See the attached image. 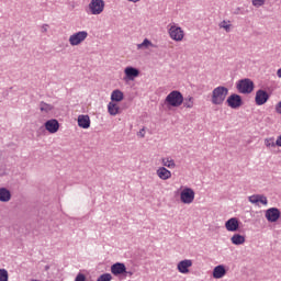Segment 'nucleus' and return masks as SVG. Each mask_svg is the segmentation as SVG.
<instances>
[{
	"mask_svg": "<svg viewBox=\"0 0 281 281\" xmlns=\"http://www.w3.org/2000/svg\"><path fill=\"white\" fill-rule=\"evenodd\" d=\"M183 104V94L178 90H172L162 101V106L167 111L179 109Z\"/></svg>",
	"mask_w": 281,
	"mask_h": 281,
	"instance_id": "f257e3e1",
	"label": "nucleus"
},
{
	"mask_svg": "<svg viewBox=\"0 0 281 281\" xmlns=\"http://www.w3.org/2000/svg\"><path fill=\"white\" fill-rule=\"evenodd\" d=\"M227 95H229V89L224 86H218L214 88L211 93V102L215 106H221L227 99Z\"/></svg>",
	"mask_w": 281,
	"mask_h": 281,
	"instance_id": "f03ea898",
	"label": "nucleus"
},
{
	"mask_svg": "<svg viewBox=\"0 0 281 281\" xmlns=\"http://www.w3.org/2000/svg\"><path fill=\"white\" fill-rule=\"evenodd\" d=\"M168 34L171 41H176V43H181V41H183L186 37V32H183V29L175 23L168 25Z\"/></svg>",
	"mask_w": 281,
	"mask_h": 281,
	"instance_id": "7ed1b4c3",
	"label": "nucleus"
},
{
	"mask_svg": "<svg viewBox=\"0 0 281 281\" xmlns=\"http://www.w3.org/2000/svg\"><path fill=\"white\" fill-rule=\"evenodd\" d=\"M88 36L89 33L87 31H79L69 36L68 43L71 47H78V45H82L87 41Z\"/></svg>",
	"mask_w": 281,
	"mask_h": 281,
	"instance_id": "20e7f679",
	"label": "nucleus"
},
{
	"mask_svg": "<svg viewBox=\"0 0 281 281\" xmlns=\"http://www.w3.org/2000/svg\"><path fill=\"white\" fill-rule=\"evenodd\" d=\"M236 89L239 91V93L249 94L254 92L255 85L251 79H240L236 83Z\"/></svg>",
	"mask_w": 281,
	"mask_h": 281,
	"instance_id": "39448f33",
	"label": "nucleus"
},
{
	"mask_svg": "<svg viewBox=\"0 0 281 281\" xmlns=\"http://www.w3.org/2000/svg\"><path fill=\"white\" fill-rule=\"evenodd\" d=\"M104 0H91L88 4V14L98 16L104 12Z\"/></svg>",
	"mask_w": 281,
	"mask_h": 281,
	"instance_id": "423d86ee",
	"label": "nucleus"
},
{
	"mask_svg": "<svg viewBox=\"0 0 281 281\" xmlns=\"http://www.w3.org/2000/svg\"><path fill=\"white\" fill-rule=\"evenodd\" d=\"M194 189L189 188V187H183L181 192H180V201L184 205H190L191 203H194Z\"/></svg>",
	"mask_w": 281,
	"mask_h": 281,
	"instance_id": "0eeeda50",
	"label": "nucleus"
},
{
	"mask_svg": "<svg viewBox=\"0 0 281 281\" xmlns=\"http://www.w3.org/2000/svg\"><path fill=\"white\" fill-rule=\"evenodd\" d=\"M124 75H125L123 77L124 82H133L135 78H139V69L133 66H127L124 69Z\"/></svg>",
	"mask_w": 281,
	"mask_h": 281,
	"instance_id": "6e6552de",
	"label": "nucleus"
},
{
	"mask_svg": "<svg viewBox=\"0 0 281 281\" xmlns=\"http://www.w3.org/2000/svg\"><path fill=\"white\" fill-rule=\"evenodd\" d=\"M226 104L231 109H240L243 105V97H240V94L233 93L226 99Z\"/></svg>",
	"mask_w": 281,
	"mask_h": 281,
	"instance_id": "1a4fd4ad",
	"label": "nucleus"
},
{
	"mask_svg": "<svg viewBox=\"0 0 281 281\" xmlns=\"http://www.w3.org/2000/svg\"><path fill=\"white\" fill-rule=\"evenodd\" d=\"M280 209L278 207H270L266 211L265 217L267 218L268 223H278L280 220Z\"/></svg>",
	"mask_w": 281,
	"mask_h": 281,
	"instance_id": "9d476101",
	"label": "nucleus"
},
{
	"mask_svg": "<svg viewBox=\"0 0 281 281\" xmlns=\"http://www.w3.org/2000/svg\"><path fill=\"white\" fill-rule=\"evenodd\" d=\"M255 102L257 106H262V104H267V102H269V93L262 89L257 90L255 95Z\"/></svg>",
	"mask_w": 281,
	"mask_h": 281,
	"instance_id": "9b49d317",
	"label": "nucleus"
},
{
	"mask_svg": "<svg viewBox=\"0 0 281 281\" xmlns=\"http://www.w3.org/2000/svg\"><path fill=\"white\" fill-rule=\"evenodd\" d=\"M191 267H192L191 259H183L177 263V269L179 273H182L183 276H188V273H190Z\"/></svg>",
	"mask_w": 281,
	"mask_h": 281,
	"instance_id": "f8f14e48",
	"label": "nucleus"
},
{
	"mask_svg": "<svg viewBox=\"0 0 281 281\" xmlns=\"http://www.w3.org/2000/svg\"><path fill=\"white\" fill-rule=\"evenodd\" d=\"M110 271L112 276H115V278L124 276V273H126V265L122 262H116L111 266Z\"/></svg>",
	"mask_w": 281,
	"mask_h": 281,
	"instance_id": "ddd939ff",
	"label": "nucleus"
},
{
	"mask_svg": "<svg viewBox=\"0 0 281 281\" xmlns=\"http://www.w3.org/2000/svg\"><path fill=\"white\" fill-rule=\"evenodd\" d=\"M44 126L48 133L54 134L58 133V128H60V123H58V120L52 119L46 121Z\"/></svg>",
	"mask_w": 281,
	"mask_h": 281,
	"instance_id": "4468645a",
	"label": "nucleus"
},
{
	"mask_svg": "<svg viewBox=\"0 0 281 281\" xmlns=\"http://www.w3.org/2000/svg\"><path fill=\"white\" fill-rule=\"evenodd\" d=\"M249 203H252V205H258V203H261V205H268L269 200H267V196L262 194H254L248 198Z\"/></svg>",
	"mask_w": 281,
	"mask_h": 281,
	"instance_id": "2eb2a0df",
	"label": "nucleus"
},
{
	"mask_svg": "<svg viewBox=\"0 0 281 281\" xmlns=\"http://www.w3.org/2000/svg\"><path fill=\"white\" fill-rule=\"evenodd\" d=\"M156 175H157L158 179H161V181H168V179L172 178V172L170 170H168V168H166V167H159L156 170Z\"/></svg>",
	"mask_w": 281,
	"mask_h": 281,
	"instance_id": "dca6fc26",
	"label": "nucleus"
},
{
	"mask_svg": "<svg viewBox=\"0 0 281 281\" xmlns=\"http://www.w3.org/2000/svg\"><path fill=\"white\" fill-rule=\"evenodd\" d=\"M160 164L162 168H169V170H175V168H177V162H175V159L170 156L161 158Z\"/></svg>",
	"mask_w": 281,
	"mask_h": 281,
	"instance_id": "f3484780",
	"label": "nucleus"
},
{
	"mask_svg": "<svg viewBox=\"0 0 281 281\" xmlns=\"http://www.w3.org/2000/svg\"><path fill=\"white\" fill-rule=\"evenodd\" d=\"M226 273H227V270L225 269V266H223V265L216 266L213 269V278L215 280H221V278H225Z\"/></svg>",
	"mask_w": 281,
	"mask_h": 281,
	"instance_id": "a211bd4d",
	"label": "nucleus"
},
{
	"mask_svg": "<svg viewBox=\"0 0 281 281\" xmlns=\"http://www.w3.org/2000/svg\"><path fill=\"white\" fill-rule=\"evenodd\" d=\"M77 122L80 128H89L91 126V119L89 115H79Z\"/></svg>",
	"mask_w": 281,
	"mask_h": 281,
	"instance_id": "6ab92c4d",
	"label": "nucleus"
},
{
	"mask_svg": "<svg viewBox=\"0 0 281 281\" xmlns=\"http://www.w3.org/2000/svg\"><path fill=\"white\" fill-rule=\"evenodd\" d=\"M238 218L236 217L229 218L225 223V228L227 229V232H238Z\"/></svg>",
	"mask_w": 281,
	"mask_h": 281,
	"instance_id": "aec40b11",
	"label": "nucleus"
},
{
	"mask_svg": "<svg viewBox=\"0 0 281 281\" xmlns=\"http://www.w3.org/2000/svg\"><path fill=\"white\" fill-rule=\"evenodd\" d=\"M12 199V192L8 190V188H0V202L8 203Z\"/></svg>",
	"mask_w": 281,
	"mask_h": 281,
	"instance_id": "412c9836",
	"label": "nucleus"
},
{
	"mask_svg": "<svg viewBox=\"0 0 281 281\" xmlns=\"http://www.w3.org/2000/svg\"><path fill=\"white\" fill-rule=\"evenodd\" d=\"M111 100L112 102H122V100H124V92L117 89L112 91Z\"/></svg>",
	"mask_w": 281,
	"mask_h": 281,
	"instance_id": "4be33fe9",
	"label": "nucleus"
},
{
	"mask_svg": "<svg viewBox=\"0 0 281 281\" xmlns=\"http://www.w3.org/2000/svg\"><path fill=\"white\" fill-rule=\"evenodd\" d=\"M108 113H110L113 116L117 115V113H120V105H117V103L111 101L108 104Z\"/></svg>",
	"mask_w": 281,
	"mask_h": 281,
	"instance_id": "5701e85b",
	"label": "nucleus"
},
{
	"mask_svg": "<svg viewBox=\"0 0 281 281\" xmlns=\"http://www.w3.org/2000/svg\"><path fill=\"white\" fill-rule=\"evenodd\" d=\"M150 47H155V44L150 42V40L145 38L143 43L136 45V49H150Z\"/></svg>",
	"mask_w": 281,
	"mask_h": 281,
	"instance_id": "b1692460",
	"label": "nucleus"
},
{
	"mask_svg": "<svg viewBox=\"0 0 281 281\" xmlns=\"http://www.w3.org/2000/svg\"><path fill=\"white\" fill-rule=\"evenodd\" d=\"M231 243L233 245H245V236H243L240 234H235L232 236Z\"/></svg>",
	"mask_w": 281,
	"mask_h": 281,
	"instance_id": "393cba45",
	"label": "nucleus"
},
{
	"mask_svg": "<svg viewBox=\"0 0 281 281\" xmlns=\"http://www.w3.org/2000/svg\"><path fill=\"white\" fill-rule=\"evenodd\" d=\"M40 111L42 113H50V111H54V105L46 103L45 101L40 102Z\"/></svg>",
	"mask_w": 281,
	"mask_h": 281,
	"instance_id": "a878e982",
	"label": "nucleus"
},
{
	"mask_svg": "<svg viewBox=\"0 0 281 281\" xmlns=\"http://www.w3.org/2000/svg\"><path fill=\"white\" fill-rule=\"evenodd\" d=\"M263 144L266 148H276V146H278V140H276V137L271 136L265 138Z\"/></svg>",
	"mask_w": 281,
	"mask_h": 281,
	"instance_id": "bb28decb",
	"label": "nucleus"
},
{
	"mask_svg": "<svg viewBox=\"0 0 281 281\" xmlns=\"http://www.w3.org/2000/svg\"><path fill=\"white\" fill-rule=\"evenodd\" d=\"M182 104L184 109H194V98L191 95L184 98Z\"/></svg>",
	"mask_w": 281,
	"mask_h": 281,
	"instance_id": "cd10ccee",
	"label": "nucleus"
},
{
	"mask_svg": "<svg viewBox=\"0 0 281 281\" xmlns=\"http://www.w3.org/2000/svg\"><path fill=\"white\" fill-rule=\"evenodd\" d=\"M220 27L222 29V30H225V32H232V24L229 23V21H222L221 23H220Z\"/></svg>",
	"mask_w": 281,
	"mask_h": 281,
	"instance_id": "c85d7f7f",
	"label": "nucleus"
},
{
	"mask_svg": "<svg viewBox=\"0 0 281 281\" xmlns=\"http://www.w3.org/2000/svg\"><path fill=\"white\" fill-rule=\"evenodd\" d=\"M113 280V276L111 273H103L101 274L97 281H111Z\"/></svg>",
	"mask_w": 281,
	"mask_h": 281,
	"instance_id": "c756f323",
	"label": "nucleus"
},
{
	"mask_svg": "<svg viewBox=\"0 0 281 281\" xmlns=\"http://www.w3.org/2000/svg\"><path fill=\"white\" fill-rule=\"evenodd\" d=\"M0 281H8V270L0 269Z\"/></svg>",
	"mask_w": 281,
	"mask_h": 281,
	"instance_id": "7c9ffc66",
	"label": "nucleus"
},
{
	"mask_svg": "<svg viewBox=\"0 0 281 281\" xmlns=\"http://www.w3.org/2000/svg\"><path fill=\"white\" fill-rule=\"evenodd\" d=\"M252 5H255V8H260L265 5V0H252Z\"/></svg>",
	"mask_w": 281,
	"mask_h": 281,
	"instance_id": "2f4dec72",
	"label": "nucleus"
},
{
	"mask_svg": "<svg viewBox=\"0 0 281 281\" xmlns=\"http://www.w3.org/2000/svg\"><path fill=\"white\" fill-rule=\"evenodd\" d=\"M41 32L42 34H47V32H49V24H43L41 26Z\"/></svg>",
	"mask_w": 281,
	"mask_h": 281,
	"instance_id": "473e14b6",
	"label": "nucleus"
},
{
	"mask_svg": "<svg viewBox=\"0 0 281 281\" xmlns=\"http://www.w3.org/2000/svg\"><path fill=\"white\" fill-rule=\"evenodd\" d=\"M75 281H87V277L82 273H78Z\"/></svg>",
	"mask_w": 281,
	"mask_h": 281,
	"instance_id": "72a5a7b5",
	"label": "nucleus"
},
{
	"mask_svg": "<svg viewBox=\"0 0 281 281\" xmlns=\"http://www.w3.org/2000/svg\"><path fill=\"white\" fill-rule=\"evenodd\" d=\"M276 113H278V115H281V101H279L276 106H274Z\"/></svg>",
	"mask_w": 281,
	"mask_h": 281,
	"instance_id": "f704fd0d",
	"label": "nucleus"
},
{
	"mask_svg": "<svg viewBox=\"0 0 281 281\" xmlns=\"http://www.w3.org/2000/svg\"><path fill=\"white\" fill-rule=\"evenodd\" d=\"M138 137H146V128H142L138 133H137Z\"/></svg>",
	"mask_w": 281,
	"mask_h": 281,
	"instance_id": "c9c22d12",
	"label": "nucleus"
},
{
	"mask_svg": "<svg viewBox=\"0 0 281 281\" xmlns=\"http://www.w3.org/2000/svg\"><path fill=\"white\" fill-rule=\"evenodd\" d=\"M123 276H125V278L126 277H133V271H127V270H125V272L123 273Z\"/></svg>",
	"mask_w": 281,
	"mask_h": 281,
	"instance_id": "e433bc0d",
	"label": "nucleus"
},
{
	"mask_svg": "<svg viewBox=\"0 0 281 281\" xmlns=\"http://www.w3.org/2000/svg\"><path fill=\"white\" fill-rule=\"evenodd\" d=\"M277 146L281 148V134L277 137Z\"/></svg>",
	"mask_w": 281,
	"mask_h": 281,
	"instance_id": "4c0bfd02",
	"label": "nucleus"
},
{
	"mask_svg": "<svg viewBox=\"0 0 281 281\" xmlns=\"http://www.w3.org/2000/svg\"><path fill=\"white\" fill-rule=\"evenodd\" d=\"M127 1H131L132 3H139V1L142 0H127Z\"/></svg>",
	"mask_w": 281,
	"mask_h": 281,
	"instance_id": "58836bf2",
	"label": "nucleus"
}]
</instances>
